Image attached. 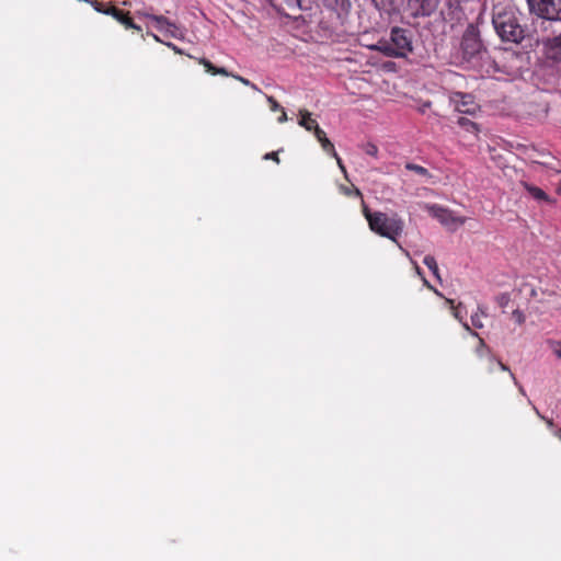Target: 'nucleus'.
<instances>
[{
    "label": "nucleus",
    "mask_w": 561,
    "mask_h": 561,
    "mask_svg": "<svg viewBox=\"0 0 561 561\" xmlns=\"http://www.w3.org/2000/svg\"><path fill=\"white\" fill-rule=\"evenodd\" d=\"M492 23L497 35L504 42L517 44L525 36V31L507 0L497 1V3L493 4Z\"/></svg>",
    "instance_id": "obj_1"
},
{
    "label": "nucleus",
    "mask_w": 561,
    "mask_h": 561,
    "mask_svg": "<svg viewBox=\"0 0 561 561\" xmlns=\"http://www.w3.org/2000/svg\"><path fill=\"white\" fill-rule=\"evenodd\" d=\"M363 214L373 232L397 243L402 253L410 259L409 251L398 242L404 228V222L398 214L389 216L382 211H371L366 205L363 206Z\"/></svg>",
    "instance_id": "obj_2"
},
{
    "label": "nucleus",
    "mask_w": 561,
    "mask_h": 561,
    "mask_svg": "<svg viewBox=\"0 0 561 561\" xmlns=\"http://www.w3.org/2000/svg\"><path fill=\"white\" fill-rule=\"evenodd\" d=\"M424 209L450 231L457 230L467 220L465 217L456 216L453 210L436 204H425Z\"/></svg>",
    "instance_id": "obj_3"
},
{
    "label": "nucleus",
    "mask_w": 561,
    "mask_h": 561,
    "mask_svg": "<svg viewBox=\"0 0 561 561\" xmlns=\"http://www.w3.org/2000/svg\"><path fill=\"white\" fill-rule=\"evenodd\" d=\"M530 13L550 21H561V0H526Z\"/></svg>",
    "instance_id": "obj_4"
},
{
    "label": "nucleus",
    "mask_w": 561,
    "mask_h": 561,
    "mask_svg": "<svg viewBox=\"0 0 561 561\" xmlns=\"http://www.w3.org/2000/svg\"><path fill=\"white\" fill-rule=\"evenodd\" d=\"M154 23L158 31L174 38L183 37V31L163 15H154L147 12L140 13Z\"/></svg>",
    "instance_id": "obj_5"
},
{
    "label": "nucleus",
    "mask_w": 561,
    "mask_h": 561,
    "mask_svg": "<svg viewBox=\"0 0 561 561\" xmlns=\"http://www.w3.org/2000/svg\"><path fill=\"white\" fill-rule=\"evenodd\" d=\"M450 101L454 104L455 110L462 114L474 115L479 110V105L470 94L456 92L450 96Z\"/></svg>",
    "instance_id": "obj_6"
},
{
    "label": "nucleus",
    "mask_w": 561,
    "mask_h": 561,
    "mask_svg": "<svg viewBox=\"0 0 561 561\" xmlns=\"http://www.w3.org/2000/svg\"><path fill=\"white\" fill-rule=\"evenodd\" d=\"M437 8V0H408V9L412 16H430Z\"/></svg>",
    "instance_id": "obj_7"
},
{
    "label": "nucleus",
    "mask_w": 561,
    "mask_h": 561,
    "mask_svg": "<svg viewBox=\"0 0 561 561\" xmlns=\"http://www.w3.org/2000/svg\"><path fill=\"white\" fill-rule=\"evenodd\" d=\"M391 43L398 50H404V57L412 51V41L407 30L393 27L390 33Z\"/></svg>",
    "instance_id": "obj_8"
},
{
    "label": "nucleus",
    "mask_w": 561,
    "mask_h": 561,
    "mask_svg": "<svg viewBox=\"0 0 561 561\" xmlns=\"http://www.w3.org/2000/svg\"><path fill=\"white\" fill-rule=\"evenodd\" d=\"M104 14L112 15L127 28H134L137 31L140 30V27L136 25L130 18H128L126 14H124L122 11L114 7L108 8L107 11H104Z\"/></svg>",
    "instance_id": "obj_9"
},
{
    "label": "nucleus",
    "mask_w": 561,
    "mask_h": 561,
    "mask_svg": "<svg viewBox=\"0 0 561 561\" xmlns=\"http://www.w3.org/2000/svg\"><path fill=\"white\" fill-rule=\"evenodd\" d=\"M373 49L381 51L388 57H404V50H398L396 46L391 43L379 42L378 44L371 46Z\"/></svg>",
    "instance_id": "obj_10"
},
{
    "label": "nucleus",
    "mask_w": 561,
    "mask_h": 561,
    "mask_svg": "<svg viewBox=\"0 0 561 561\" xmlns=\"http://www.w3.org/2000/svg\"><path fill=\"white\" fill-rule=\"evenodd\" d=\"M529 195L539 202L553 203V201L540 188L528 183H523Z\"/></svg>",
    "instance_id": "obj_11"
},
{
    "label": "nucleus",
    "mask_w": 561,
    "mask_h": 561,
    "mask_svg": "<svg viewBox=\"0 0 561 561\" xmlns=\"http://www.w3.org/2000/svg\"><path fill=\"white\" fill-rule=\"evenodd\" d=\"M299 115V125L309 131L314 130V128L318 126V123L313 118H311V113L308 112L307 110H300Z\"/></svg>",
    "instance_id": "obj_12"
},
{
    "label": "nucleus",
    "mask_w": 561,
    "mask_h": 561,
    "mask_svg": "<svg viewBox=\"0 0 561 561\" xmlns=\"http://www.w3.org/2000/svg\"><path fill=\"white\" fill-rule=\"evenodd\" d=\"M462 325L472 336L478 339V346L476 348L478 356H480V357L485 356L488 354L489 350H488V346L485 345L484 341L479 336V334L477 332L471 331V329L467 322H462Z\"/></svg>",
    "instance_id": "obj_13"
},
{
    "label": "nucleus",
    "mask_w": 561,
    "mask_h": 561,
    "mask_svg": "<svg viewBox=\"0 0 561 561\" xmlns=\"http://www.w3.org/2000/svg\"><path fill=\"white\" fill-rule=\"evenodd\" d=\"M486 317V313L483 308L478 307L477 311L471 314V323L477 329L483 328V319Z\"/></svg>",
    "instance_id": "obj_14"
},
{
    "label": "nucleus",
    "mask_w": 561,
    "mask_h": 561,
    "mask_svg": "<svg viewBox=\"0 0 561 561\" xmlns=\"http://www.w3.org/2000/svg\"><path fill=\"white\" fill-rule=\"evenodd\" d=\"M457 123L466 131L471 133L476 136L478 135L479 128H478L477 124L471 122L470 119H468L466 117H459Z\"/></svg>",
    "instance_id": "obj_15"
},
{
    "label": "nucleus",
    "mask_w": 561,
    "mask_h": 561,
    "mask_svg": "<svg viewBox=\"0 0 561 561\" xmlns=\"http://www.w3.org/2000/svg\"><path fill=\"white\" fill-rule=\"evenodd\" d=\"M423 263L428 267V270L433 273V275L438 280H440L439 268H438V265H437V262H436L435 257L432 256V255H426L424 257V260H423Z\"/></svg>",
    "instance_id": "obj_16"
},
{
    "label": "nucleus",
    "mask_w": 561,
    "mask_h": 561,
    "mask_svg": "<svg viewBox=\"0 0 561 561\" xmlns=\"http://www.w3.org/2000/svg\"><path fill=\"white\" fill-rule=\"evenodd\" d=\"M547 345L553 356L561 360V341L560 340H547Z\"/></svg>",
    "instance_id": "obj_17"
},
{
    "label": "nucleus",
    "mask_w": 561,
    "mask_h": 561,
    "mask_svg": "<svg viewBox=\"0 0 561 561\" xmlns=\"http://www.w3.org/2000/svg\"><path fill=\"white\" fill-rule=\"evenodd\" d=\"M405 169L409 170V171L415 172L416 174H419L422 178H430L431 176L428 170L425 169L422 165H419V164L407 163L405 164Z\"/></svg>",
    "instance_id": "obj_18"
},
{
    "label": "nucleus",
    "mask_w": 561,
    "mask_h": 561,
    "mask_svg": "<svg viewBox=\"0 0 561 561\" xmlns=\"http://www.w3.org/2000/svg\"><path fill=\"white\" fill-rule=\"evenodd\" d=\"M364 151L366 154L371 156L374 158H377V156H378V148L375 144H371V142L366 144L364 146Z\"/></svg>",
    "instance_id": "obj_19"
},
{
    "label": "nucleus",
    "mask_w": 561,
    "mask_h": 561,
    "mask_svg": "<svg viewBox=\"0 0 561 561\" xmlns=\"http://www.w3.org/2000/svg\"><path fill=\"white\" fill-rule=\"evenodd\" d=\"M512 318L519 325L523 324L525 322V320H526L524 312L522 310H519V309L513 310Z\"/></svg>",
    "instance_id": "obj_20"
},
{
    "label": "nucleus",
    "mask_w": 561,
    "mask_h": 561,
    "mask_svg": "<svg viewBox=\"0 0 561 561\" xmlns=\"http://www.w3.org/2000/svg\"><path fill=\"white\" fill-rule=\"evenodd\" d=\"M496 301L501 308L505 309L511 301V297L508 294L504 293L496 298Z\"/></svg>",
    "instance_id": "obj_21"
},
{
    "label": "nucleus",
    "mask_w": 561,
    "mask_h": 561,
    "mask_svg": "<svg viewBox=\"0 0 561 561\" xmlns=\"http://www.w3.org/2000/svg\"><path fill=\"white\" fill-rule=\"evenodd\" d=\"M321 147L324 151L330 153L332 157H336V151L334 149V146L329 139H325L324 142L321 144Z\"/></svg>",
    "instance_id": "obj_22"
},
{
    "label": "nucleus",
    "mask_w": 561,
    "mask_h": 561,
    "mask_svg": "<svg viewBox=\"0 0 561 561\" xmlns=\"http://www.w3.org/2000/svg\"><path fill=\"white\" fill-rule=\"evenodd\" d=\"M199 62L206 68V71L214 73L216 67L207 59H201Z\"/></svg>",
    "instance_id": "obj_23"
},
{
    "label": "nucleus",
    "mask_w": 561,
    "mask_h": 561,
    "mask_svg": "<svg viewBox=\"0 0 561 561\" xmlns=\"http://www.w3.org/2000/svg\"><path fill=\"white\" fill-rule=\"evenodd\" d=\"M267 102L270 103L272 111L280 110L279 104L277 103V101L273 96H267Z\"/></svg>",
    "instance_id": "obj_24"
},
{
    "label": "nucleus",
    "mask_w": 561,
    "mask_h": 561,
    "mask_svg": "<svg viewBox=\"0 0 561 561\" xmlns=\"http://www.w3.org/2000/svg\"><path fill=\"white\" fill-rule=\"evenodd\" d=\"M264 159L265 160H268V159H272L276 162H279V159H278V156H277V152H268L264 156Z\"/></svg>",
    "instance_id": "obj_25"
},
{
    "label": "nucleus",
    "mask_w": 561,
    "mask_h": 561,
    "mask_svg": "<svg viewBox=\"0 0 561 561\" xmlns=\"http://www.w3.org/2000/svg\"><path fill=\"white\" fill-rule=\"evenodd\" d=\"M313 133H314V136L317 139H319L325 135V133L320 128L319 125L314 128Z\"/></svg>",
    "instance_id": "obj_26"
},
{
    "label": "nucleus",
    "mask_w": 561,
    "mask_h": 561,
    "mask_svg": "<svg viewBox=\"0 0 561 561\" xmlns=\"http://www.w3.org/2000/svg\"><path fill=\"white\" fill-rule=\"evenodd\" d=\"M336 159V162H337V165L339 168L341 169V171L346 174V170H345V167L341 160V158L339 157V154L336 153V157H334Z\"/></svg>",
    "instance_id": "obj_27"
},
{
    "label": "nucleus",
    "mask_w": 561,
    "mask_h": 561,
    "mask_svg": "<svg viewBox=\"0 0 561 561\" xmlns=\"http://www.w3.org/2000/svg\"><path fill=\"white\" fill-rule=\"evenodd\" d=\"M336 159V162H337V165L339 168L341 169V171L346 174V170H345V167L341 160V158L339 157V154L336 153V157H334Z\"/></svg>",
    "instance_id": "obj_28"
},
{
    "label": "nucleus",
    "mask_w": 561,
    "mask_h": 561,
    "mask_svg": "<svg viewBox=\"0 0 561 561\" xmlns=\"http://www.w3.org/2000/svg\"><path fill=\"white\" fill-rule=\"evenodd\" d=\"M236 79H238L240 82H242L245 85H251L253 89H256V87L254 84H251L248 79H244V78L239 77V76H236Z\"/></svg>",
    "instance_id": "obj_29"
},
{
    "label": "nucleus",
    "mask_w": 561,
    "mask_h": 561,
    "mask_svg": "<svg viewBox=\"0 0 561 561\" xmlns=\"http://www.w3.org/2000/svg\"><path fill=\"white\" fill-rule=\"evenodd\" d=\"M353 192H354L355 196H357V197H362V193H360V191H359L358 188H356V187H355V188L353 190ZM344 193H345L346 195H351L352 191H351V190H345V191H344Z\"/></svg>",
    "instance_id": "obj_30"
},
{
    "label": "nucleus",
    "mask_w": 561,
    "mask_h": 561,
    "mask_svg": "<svg viewBox=\"0 0 561 561\" xmlns=\"http://www.w3.org/2000/svg\"><path fill=\"white\" fill-rule=\"evenodd\" d=\"M500 367L502 369V371L504 374H506L512 380H514V376L512 375V373L506 368V366H504L503 364H500Z\"/></svg>",
    "instance_id": "obj_31"
},
{
    "label": "nucleus",
    "mask_w": 561,
    "mask_h": 561,
    "mask_svg": "<svg viewBox=\"0 0 561 561\" xmlns=\"http://www.w3.org/2000/svg\"><path fill=\"white\" fill-rule=\"evenodd\" d=\"M217 73L218 75H224V76L228 75V72H227V70L225 68H216L214 75H217Z\"/></svg>",
    "instance_id": "obj_32"
},
{
    "label": "nucleus",
    "mask_w": 561,
    "mask_h": 561,
    "mask_svg": "<svg viewBox=\"0 0 561 561\" xmlns=\"http://www.w3.org/2000/svg\"><path fill=\"white\" fill-rule=\"evenodd\" d=\"M287 121V114L284 110H282V115L278 117L279 123H285Z\"/></svg>",
    "instance_id": "obj_33"
},
{
    "label": "nucleus",
    "mask_w": 561,
    "mask_h": 561,
    "mask_svg": "<svg viewBox=\"0 0 561 561\" xmlns=\"http://www.w3.org/2000/svg\"><path fill=\"white\" fill-rule=\"evenodd\" d=\"M94 9L101 13H104V11H107V9H103L102 4H98V3L94 5Z\"/></svg>",
    "instance_id": "obj_34"
},
{
    "label": "nucleus",
    "mask_w": 561,
    "mask_h": 561,
    "mask_svg": "<svg viewBox=\"0 0 561 561\" xmlns=\"http://www.w3.org/2000/svg\"><path fill=\"white\" fill-rule=\"evenodd\" d=\"M454 316L459 319L460 321H462V317L460 316V311H459V308H456L455 312H454Z\"/></svg>",
    "instance_id": "obj_35"
},
{
    "label": "nucleus",
    "mask_w": 561,
    "mask_h": 561,
    "mask_svg": "<svg viewBox=\"0 0 561 561\" xmlns=\"http://www.w3.org/2000/svg\"><path fill=\"white\" fill-rule=\"evenodd\" d=\"M411 262H412V263L414 264V266H415L416 274H417V275H420V276H422V273H421V270H420L419 265H417L414 261H411Z\"/></svg>",
    "instance_id": "obj_36"
},
{
    "label": "nucleus",
    "mask_w": 561,
    "mask_h": 561,
    "mask_svg": "<svg viewBox=\"0 0 561 561\" xmlns=\"http://www.w3.org/2000/svg\"><path fill=\"white\" fill-rule=\"evenodd\" d=\"M557 193L558 194H561V179L559 180V182L557 183V188H556Z\"/></svg>",
    "instance_id": "obj_37"
},
{
    "label": "nucleus",
    "mask_w": 561,
    "mask_h": 561,
    "mask_svg": "<svg viewBox=\"0 0 561 561\" xmlns=\"http://www.w3.org/2000/svg\"><path fill=\"white\" fill-rule=\"evenodd\" d=\"M325 139H328V138H327V136L324 135L323 137L319 138V139H318V141H319L320 144H322V142H324V140H325Z\"/></svg>",
    "instance_id": "obj_38"
},
{
    "label": "nucleus",
    "mask_w": 561,
    "mask_h": 561,
    "mask_svg": "<svg viewBox=\"0 0 561 561\" xmlns=\"http://www.w3.org/2000/svg\"><path fill=\"white\" fill-rule=\"evenodd\" d=\"M556 435L559 439H561V428L556 432Z\"/></svg>",
    "instance_id": "obj_39"
},
{
    "label": "nucleus",
    "mask_w": 561,
    "mask_h": 561,
    "mask_svg": "<svg viewBox=\"0 0 561 561\" xmlns=\"http://www.w3.org/2000/svg\"><path fill=\"white\" fill-rule=\"evenodd\" d=\"M430 105H431V103H425V104L423 105L422 112H424V110H427V107H428Z\"/></svg>",
    "instance_id": "obj_40"
},
{
    "label": "nucleus",
    "mask_w": 561,
    "mask_h": 561,
    "mask_svg": "<svg viewBox=\"0 0 561 561\" xmlns=\"http://www.w3.org/2000/svg\"><path fill=\"white\" fill-rule=\"evenodd\" d=\"M430 105H431V103H425V104L423 105L422 112H424V110H427V107H428Z\"/></svg>",
    "instance_id": "obj_41"
},
{
    "label": "nucleus",
    "mask_w": 561,
    "mask_h": 561,
    "mask_svg": "<svg viewBox=\"0 0 561 561\" xmlns=\"http://www.w3.org/2000/svg\"><path fill=\"white\" fill-rule=\"evenodd\" d=\"M539 163H541V164H545V165H548V167L552 168V167H551V164H550L549 162H547V161H540Z\"/></svg>",
    "instance_id": "obj_42"
},
{
    "label": "nucleus",
    "mask_w": 561,
    "mask_h": 561,
    "mask_svg": "<svg viewBox=\"0 0 561 561\" xmlns=\"http://www.w3.org/2000/svg\"><path fill=\"white\" fill-rule=\"evenodd\" d=\"M547 424H548V426H549V427H552V426H553V422H552V420H548V421H547Z\"/></svg>",
    "instance_id": "obj_43"
},
{
    "label": "nucleus",
    "mask_w": 561,
    "mask_h": 561,
    "mask_svg": "<svg viewBox=\"0 0 561 561\" xmlns=\"http://www.w3.org/2000/svg\"><path fill=\"white\" fill-rule=\"evenodd\" d=\"M423 280H424V284H425L428 288H432V286L428 284V282H427L425 278H423Z\"/></svg>",
    "instance_id": "obj_44"
}]
</instances>
